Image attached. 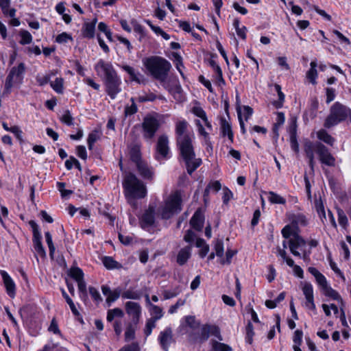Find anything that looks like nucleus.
I'll return each instance as SVG.
<instances>
[{
    "instance_id": "1",
    "label": "nucleus",
    "mask_w": 351,
    "mask_h": 351,
    "mask_svg": "<svg viewBox=\"0 0 351 351\" xmlns=\"http://www.w3.org/2000/svg\"><path fill=\"white\" fill-rule=\"evenodd\" d=\"M188 122L179 121L176 124V141L189 174L191 175L202 164V159L195 157L193 145V135L186 134Z\"/></svg>"
},
{
    "instance_id": "2",
    "label": "nucleus",
    "mask_w": 351,
    "mask_h": 351,
    "mask_svg": "<svg viewBox=\"0 0 351 351\" xmlns=\"http://www.w3.org/2000/svg\"><path fill=\"white\" fill-rule=\"evenodd\" d=\"M143 65L155 79L165 82L171 68V63L160 56H152L143 60Z\"/></svg>"
},
{
    "instance_id": "3",
    "label": "nucleus",
    "mask_w": 351,
    "mask_h": 351,
    "mask_svg": "<svg viewBox=\"0 0 351 351\" xmlns=\"http://www.w3.org/2000/svg\"><path fill=\"white\" fill-rule=\"evenodd\" d=\"M123 186L127 197L141 199L147 195L145 185L133 173L130 172L125 174Z\"/></svg>"
},
{
    "instance_id": "4",
    "label": "nucleus",
    "mask_w": 351,
    "mask_h": 351,
    "mask_svg": "<svg viewBox=\"0 0 351 351\" xmlns=\"http://www.w3.org/2000/svg\"><path fill=\"white\" fill-rule=\"evenodd\" d=\"M182 210V197L179 191L171 193L165 201V204L161 208L160 212L161 217L164 219H170L173 215Z\"/></svg>"
},
{
    "instance_id": "5",
    "label": "nucleus",
    "mask_w": 351,
    "mask_h": 351,
    "mask_svg": "<svg viewBox=\"0 0 351 351\" xmlns=\"http://www.w3.org/2000/svg\"><path fill=\"white\" fill-rule=\"evenodd\" d=\"M159 127V121L156 117L152 115L146 116L142 123L143 137L147 140L153 138Z\"/></svg>"
},
{
    "instance_id": "6",
    "label": "nucleus",
    "mask_w": 351,
    "mask_h": 351,
    "mask_svg": "<svg viewBox=\"0 0 351 351\" xmlns=\"http://www.w3.org/2000/svg\"><path fill=\"white\" fill-rule=\"evenodd\" d=\"M94 69L97 76L101 78L104 82L117 75L112 63L106 62L102 59L99 60L95 64Z\"/></svg>"
},
{
    "instance_id": "7",
    "label": "nucleus",
    "mask_w": 351,
    "mask_h": 351,
    "mask_svg": "<svg viewBox=\"0 0 351 351\" xmlns=\"http://www.w3.org/2000/svg\"><path fill=\"white\" fill-rule=\"evenodd\" d=\"M29 224L33 232L32 241L35 251L40 256L45 257L46 256V252L42 244V235L39 231L38 226L34 220L29 221Z\"/></svg>"
},
{
    "instance_id": "8",
    "label": "nucleus",
    "mask_w": 351,
    "mask_h": 351,
    "mask_svg": "<svg viewBox=\"0 0 351 351\" xmlns=\"http://www.w3.org/2000/svg\"><path fill=\"white\" fill-rule=\"evenodd\" d=\"M106 91L112 99H114L118 93L121 90L120 87L121 81L118 75L104 82Z\"/></svg>"
},
{
    "instance_id": "9",
    "label": "nucleus",
    "mask_w": 351,
    "mask_h": 351,
    "mask_svg": "<svg viewBox=\"0 0 351 351\" xmlns=\"http://www.w3.org/2000/svg\"><path fill=\"white\" fill-rule=\"evenodd\" d=\"M317 154L322 163L330 167L335 166V158L329 152L328 149L321 143H317Z\"/></svg>"
},
{
    "instance_id": "10",
    "label": "nucleus",
    "mask_w": 351,
    "mask_h": 351,
    "mask_svg": "<svg viewBox=\"0 0 351 351\" xmlns=\"http://www.w3.org/2000/svg\"><path fill=\"white\" fill-rule=\"evenodd\" d=\"M125 308L127 314L132 317V322L138 325L142 311L141 305L138 302L129 301L125 302Z\"/></svg>"
},
{
    "instance_id": "11",
    "label": "nucleus",
    "mask_w": 351,
    "mask_h": 351,
    "mask_svg": "<svg viewBox=\"0 0 351 351\" xmlns=\"http://www.w3.org/2000/svg\"><path fill=\"white\" fill-rule=\"evenodd\" d=\"M301 285L302 292L306 298V306L312 311H315L316 307L314 302L313 289L312 285L308 282H302Z\"/></svg>"
},
{
    "instance_id": "12",
    "label": "nucleus",
    "mask_w": 351,
    "mask_h": 351,
    "mask_svg": "<svg viewBox=\"0 0 351 351\" xmlns=\"http://www.w3.org/2000/svg\"><path fill=\"white\" fill-rule=\"evenodd\" d=\"M156 151L158 156H156L157 160L160 159V156L162 158H167L169 152V140L166 135L159 136L156 145Z\"/></svg>"
},
{
    "instance_id": "13",
    "label": "nucleus",
    "mask_w": 351,
    "mask_h": 351,
    "mask_svg": "<svg viewBox=\"0 0 351 351\" xmlns=\"http://www.w3.org/2000/svg\"><path fill=\"white\" fill-rule=\"evenodd\" d=\"M139 175L145 180H152L154 178V169L145 160H143L136 165Z\"/></svg>"
},
{
    "instance_id": "14",
    "label": "nucleus",
    "mask_w": 351,
    "mask_h": 351,
    "mask_svg": "<svg viewBox=\"0 0 351 351\" xmlns=\"http://www.w3.org/2000/svg\"><path fill=\"white\" fill-rule=\"evenodd\" d=\"M158 341L164 351H169V348L173 341V331L170 327L166 328L160 332Z\"/></svg>"
},
{
    "instance_id": "15",
    "label": "nucleus",
    "mask_w": 351,
    "mask_h": 351,
    "mask_svg": "<svg viewBox=\"0 0 351 351\" xmlns=\"http://www.w3.org/2000/svg\"><path fill=\"white\" fill-rule=\"evenodd\" d=\"M155 210L154 207L149 206L143 214L139 219L141 227L147 230L152 227L155 222Z\"/></svg>"
},
{
    "instance_id": "16",
    "label": "nucleus",
    "mask_w": 351,
    "mask_h": 351,
    "mask_svg": "<svg viewBox=\"0 0 351 351\" xmlns=\"http://www.w3.org/2000/svg\"><path fill=\"white\" fill-rule=\"evenodd\" d=\"M306 243V241L298 233H295L293 237L289 239V247L291 254L295 256L301 257V254L297 250L304 246Z\"/></svg>"
},
{
    "instance_id": "17",
    "label": "nucleus",
    "mask_w": 351,
    "mask_h": 351,
    "mask_svg": "<svg viewBox=\"0 0 351 351\" xmlns=\"http://www.w3.org/2000/svg\"><path fill=\"white\" fill-rule=\"evenodd\" d=\"M128 156L130 160L136 165L140 162L143 161L142 154L141 151V145L137 143L130 144L128 147Z\"/></svg>"
},
{
    "instance_id": "18",
    "label": "nucleus",
    "mask_w": 351,
    "mask_h": 351,
    "mask_svg": "<svg viewBox=\"0 0 351 351\" xmlns=\"http://www.w3.org/2000/svg\"><path fill=\"white\" fill-rule=\"evenodd\" d=\"M220 133L223 137L228 136L231 143L234 141V134L232 130L231 123L226 118H220Z\"/></svg>"
},
{
    "instance_id": "19",
    "label": "nucleus",
    "mask_w": 351,
    "mask_h": 351,
    "mask_svg": "<svg viewBox=\"0 0 351 351\" xmlns=\"http://www.w3.org/2000/svg\"><path fill=\"white\" fill-rule=\"evenodd\" d=\"M0 274L3 278L7 293L10 297L14 298L15 295V284L14 281L5 271L1 270Z\"/></svg>"
},
{
    "instance_id": "20",
    "label": "nucleus",
    "mask_w": 351,
    "mask_h": 351,
    "mask_svg": "<svg viewBox=\"0 0 351 351\" xmlns=\"http://www.w3.org/2000/svg\"><path fill=\"white\" fill-rule=\"evenodd\" d=\"M25 71V64L21 62L17 66H14L10 70L9 74L14 79V82L21 84L23 82V75Z\"/></svg>"
},
{
    "instance_id": "21",
    "label": "nucleus",
    "mask_w": 351,
    "mask_h": 351,
    "mask_svg": "<svg viewBox=\"0 0 351 351\" xmlns=\"http://www.w3.org/2000/svg\"><path fill=\"white\" fill-rule=\"evenodd\" d=\"M204 217L200 210H197L190 220V224L197 231H202L204 227Z\"/></svg>"
},
{
    "instance_id": "22",
    "label": "nucleus",
    "mask_w": 351,
    "mask_h": 351,
    "mask_svg": "<svg viewBox=\"0 0 351 351\" xmlns=\"http://www.w3.org/2000/svg\"><path fill=\"white\" fill-rule=\"evenodd\" d=\"M166 88L177 100H181L182 89L178 82L172 83H165L163 84Z\"/></svg>"
},
{
    "instance_id": "23",
    "label": "nucleus",
    "mask_w": 351,
    "mask_h": 351,
    "mask_svg": "<svg viewBox=\"0 0 351 351\" xmlns=\"http://www.w3.org/2000/svg\"><path fill=\"white\" fill-rule=\"evenodd\" d=\"M192 245L186 246L180 250L178 253L176 261L178 265H184L191 256Z\"/></svg>"
},
{
    "instance_id": "24",
    "label": "nucleus",
    "mask_w": 351,
    "mask_h": 351,
    "mask_svg": "<svg viewBox=\"0 0 351 351\" xmlns=\"http://www.w3.org/2000/svg\"><path fill=\"white\" fill-rule=\"evenodd\" d=\"M310 274H311L316 280L317 283L321 287L322 290L328 286L325 276L321 274L316 268L311 267L308 269Z\"/></svg>"
},
{
    "instance_id": "25",
    "label": "nucleus",
    "mask_w": 351,
    "mask_h": 351,
    "mask_svg": "<svg viewBox=\"0 0 351 351\" xmlns=\"http://www.w3.org/2000/svg\"><path fill=\"white\" fill-rule=\"evenodd\" d=\"M146 300L150 306V313L152 317L150 319L158 321L163 317V310L158 306L152 304L149 302V295H146Z\"/></svg>"
},
{
    "instance_id": "26",
    "label": "nucleus",
    "mask_w": 351,
    "mask_h": 351,
    "mask_svg": "<svg viewBox=\"0 0 351 351\" xmlns=\"http://www.w3.org/2000/svg\"><path fill=\"white\" fill-rule=\"evenodd\" d=\"M289 220L293 226L298 227L299 226H305L308 221L306 217L303 214H292L289 216Z\"/></svg>"
},
{
    "instance_id": "27",
    "label": "nucleus",
    "mask_w": 351,
    "mask_h": 351,
    "mask_svg": "<svg viewBox=\"0 0 351 351\" xmlns=\"http://www.w3.org/2000/svg\"><path fill=\"white\" fill-rule=\"evenodd\" d=\"M311 68L306 73V78L309 80V82L315 85L317 84L316 79L318 76L317 71L316 69L317 66V64L316 61H311L310 63Z\"/></svg>"
},
{
    "instance_id": "28",
    "label": "nucleus",
    "mask_w": 351,
    "mask_h": 351,
    "mask_svg": "<svg viewBox=\"0 0 351 351\" xmlns=\"http://www.w3.org/2000/svg\"><path fill=\"white\" fill-rule=\"evenodd\" d=\"M324 294L332 299L337 300L339 302L340 306H344L343 300H342L340 295L336 291L335 289H332L330 287L327 286L325 289L322 290Z\"/></svg>"
},
{
    "instance_id": "29",
    "label": "nucleus",
    "mask_w": 351,
    "mask_h": 351,
    "mask_svg": "<svg viewBox=\"0 0 351 351\" xmlns=\"http://www.w3.org/2000/svg\"><path fill=\"white\" fill-rule=\"evenodd\" d=\"M184 324H182L183 327H189L192 330L198 329L200 326V322L197 320L195 316L188 315L184 317Z\"/></svg>"
},
{
    "instance_id": "30",
    "label": "nucleus",
    "mask_w": 351,
    "mask_h": 351,
    "mask_svg": "<svg viewBox=\"0 0 351 351\" xmlns=\"http://www.w3.org/2000/svg\"><path fill=\"white\" fill-rule=\"evenodd\" d=\"M195 246L200 248L199 255L201 258H204L209 252V245L206 243L205 240L202 238L196 239Z\"/></svg>"
},
{
    "instance_id": "31",
    "label": "nucleus",
    "mask_w": 351,
    "mask_h": 351,
    "mask_svg": "<svg viewBox=\"0 0 351 351\" xmlns=\"http://www.w3.org/2000/svg\"><path fill=\"white\" fill-rule=\"evenodd\" d=\"M95 27L94 23H85L82 29V36L86 38L95 36Z\"/></svg>"
},
{
    "instance_id": "32",
    "label": "nucleus",
    "mask_w": 351,
    "mask_h": 351,
    "mask_svg": "<svg viewBox=\"0 0 351 351\" xmlns=\"http://www.w3.org/2000/svg\"><path fill=\"white\" fill-rule=\"evenodd\" d=\"M123 299L140 300L142 297V293L139 291H135L129 289L121 293Z\"/></svg>"
},
{
    "instance_id": "33",
    "label": "nucleus",
    "mask_w": 351,
    "mask_h": 351,
    "mask_svg": "<svg viewBox=\"0 0 351 351\" xmlns=\"http://www.w3.org/2000/svg\"><path fill=\"white\" fill-rule=\"evenodd\" d=\"M104 265L108 269H119L121 265L113 259L111 256H104L102 259Z\"/></svg>"
},
{
    "instance_id": "34",
    "label": "nucleus",
    "mask_w": 351,
    "mask_h": 351,
    "mask_svg": "<svg viewBox=\"0 0 351 351\" xmlns=\"http://www.w3.org/2000/svg\"><path fill=\"white\" fill-rule=\"evenodd\" d=\"M317 138L324 141L328 145H332L335 142V138L330 135L325 130H320L317 133Z\"/></svg>"
},
{
    "instance_id": "35",
    "label": "nucleus",
    "mask_w": 351,
    "mask_h": 351,
    "mask_svg": "<svg viewBox=\"0 0 351 351\" xmlns=\"http://www.w3.org/2000/svg\"><path fill=\"white\" fill-rule=\"evenodd\" d=\"M62 291V296L63 298L65 299L66 302H67V304H69L70 308H71V311H72L73 314L76 316V317H80L81 316L80 315V312L78 311V310L77 309L73 301L71 300V298L68 295V294L66 293V291H64V289H62L61 290Z\"/></svg>"
},
{
    "instance_id": "36",
    "label": "nucleus",
    "mask_w": 351,
    "mask_h": 351,
    "mask_svg": "<svg viewBox=\"0 0 351 351\" xmlns=\"http://www.w3.org/2000/svg\"><path fill=\"white\" fill-rule=\"evenodd\" d=\"M304 149L307 158L314 156V152L317 153V143H313L311 141H306L304 145Z\"/></svg>"
},
{
    "instance_id": "37",
    "label": "nucleus",
    "mask_w": 351,
    "mask_h": 351,
    "mask_svg": "<svg viewBox=\"0 0 351 351\" xmlns=\"http://www.w3.org/2000/svg\"><path fill=\"white\" fill-rule=\"evenodd\" d=\"M137 325H134L133 322L130 323L125 332V340L129 341L133 340L135 338V331Z\"/></svg>"
},
{
    "instance_id": "38",
    "label": "nucleus",
    "mask_w": 351,
    "mask_h": 351,
    "mask_svg": "<svg viewBox=\"0 0 351 351\" xmlns=\"http://www.w3.org/2000/svg\"><path fill=\"white\" fill-rule=\"evenodd\" d=\"M123 315V311L121 308H114L108 311L106 319L108 322H111L115 317H122Z\"/></svg>"
},
{
    "instance_id": "39",
    "label": "nucleus",
    "mask_w": 351,
    "mask_h": 351,
    "mask_svg": "<svg viewBox=\"0 0 351 351\" xmlns=\"http://www.w3.org/2000/svg\"><path fill=\"white\" fill-rule=\"evenodd\" d=\"M268 195V199L271 204H285L286 203L284 197L273 191H269Z\"/></svg>"
},
{
    "instance_id": "40",
    "label": "nucleus",
    "mask_w": 351,
    "mask_h": 351,
    "mask_svg": "<svg viewBox=\"0 0 351 351\" xmlns=\"http://www.w3.org/2000/svg\"><path fill=\"white\" fill-rule=\"evenodd\" d=\"M211 345L214 351H232V348L228 345L218 342L215 340L211 341Z\"/></svg>"
},
{
    "instance_id": "41",
    "label": "nucleus",
    "mask_w": 351,
    "mask_h": 351,
    "mask_svg": "<svg viewBox=\"0 0 351 351\" xmlns=\"http://www.w3.org/2000/svg\"><path fill=\"white\" fill-rule=\"evenodd\" d=\"M121 289L119 287L112 290L106 300L108 306H110L112 302H115L121 295Z\"/></svg>"
},
{
    "instance_id": "42",
    "label": "nucleus",
    "mask_w": 351,
    "mask_h": 351,
    "mask_svg": "<svg viewBox=\"0 0 351 351\" xmlns=\"http://www.w3.org/2000/svg\"><path fill=\"white\" fill-rule=\"evenodd\" d=\"M121 69L125 71L126 73H128L130 75V79L132 81L136 82L138 83H140V80L138 77L137 73L135 71V69L128 65H122L121 66Z\"/></svg>"
},
{
    "instance_id": "43",
    "label": "nucleus",
    "mask_w": 351,
    "mask_h": 351,
    "mask_svg": "<svg viewBox=\"0 0 351 351\" xmlns=\"http://www.w3.org/2000/svg\"><path fill=\"white\" fill-rule=\"evenodd\" d=\"M315 206L321 220L324 222V219H326V212L321 198L315 200Z\"/></svg>"
},
{
    "instance_id": "44",
    "label": "nucleus",
    "mask_w": 351,
    "mask_h": 351,
    "mask_svg": "<svg viewBox=\"0 0 351 351\" xmlns=\"http://www.w3.org/2000/svg\"><path fill=\"white\" fill-rule=\"evenodd\" d=\"M19 35L21 36V40L19 41L21 45H25L32 42V36L28 31L21 30Z\"/></svg>"
},
{
    "instance_id": "45",
    "label": "nucleus",
    "mask_w": 351,
    "mask_h": 351,
    "mask_svg": "<svg viewBox=\"0 0 351 351\" xmlns=\"http://www.w3.org/2000/svg\"><path fill=\"white\" fill-rule=\"evenodd\" d=\"M77 287L78 290L80 292V296L82 300L84 301H86L88 298V294L86 291V284L84 281V280H81L80 281H77Z\"/></svg>"
},
{
    "instance_id": "46",
    "label": "nucleus",
    "mask_w": 351,
    "mask_h": 351,
    "mask_svg": "<svg viewBox=\"0 0 351 351\" xmlns=\"http://www.w3.org/2000/svg\"><path fill=\"white\" fill-rule=\"evenodd\" d=\"M15 84L16 83L14 82V79L12 77V76L8 74L5 80V87L3 94L6 95H9L12 91V88L14 84Z\"/></svg>"
},
{
    "instance_id": "47",
    "label": "nucleus",
    "mask_w": 351,
    "mask_h": 351,
    "mask_svg": "<svg viewBox=\"0 0 351 351\" xmlns=\"http://www.w3.org/2000/svg\"><path fill=\"white\" fill-rule=\"evenodd\" d=\"M69 274L76 282L84 279L83 271L79 267L71 268Z\"/></svg>"
},
{
    "instance_id": "48",
    "label": "nucleus",
    "mask_w": 351,
    "mask_h": 351,
    "mask_svg": "<svg viewBox=\"0 0 351 351\" xmlns=\"http://www.w3.org/2000/svg\"><path fill=\"white\" fill-rule=\"evenodd\" d=\"M63 83L64 80L62 77H58L53 82H51L50 84L51 88L58 93H62L63 92Z\"/></svg>"
},
{
    "instance_id": "49",
    "label": "nucleus",
    "mask_w": 351,
    "mask_h": 351,
    "mask_svg": "<svg viewBox=\"0 0 351 351\" xmlns=\"http://www.w3.org/2000/svg\"><path fill=\"white\" fill-rule=\"evenodd\" d=\"M337 215H338V221L339 225L344 229H346L348 225V219L347 216L346 215L344 211L341 209H337Z\"/></svg>"
},
{
    "instance_id": "50",
    "label": "nucleus",
    "mask_w": 351,
    "mask_h": 351,
    "mask_svg": "<svg viewBox=\"0 0 351 351\" xmlns=\"http://www.w3.org/2000/svg\"><path fill=\"white\" fill-rule=\"evenodd\" d=\"M171 56L173 58V60L176 64V69H178L180 75L184 77V73L180 69L181 66H183L182 58L177 52H173Z\"/></svg>"
},
{
    "instance_id": "51",
    "label": "nucleus",
    "mask_w": 351,
    "mask_h": 351,
    "mask_svg": "<svg viewBox=\"0 0 351 351\" xmlns=\"http://www.w3.org/2000/svg\"><path fill=\"white\" fill-rule=\"evenodd\" d=\"M99 138L98 132L96 130L93 131L88 134L87 143L90 150L93 149L95 143Z\"/></svg>"
},
{
    "instance_id": "52",
    "label": "nucleus",
    "mask_w": 351,
    "mask_h": 351,
    "mask_svg": "<svg viewBox=\"0 0 351 351\" xmlns=\"http://www.w3.org/2000/svg\"><path fill=\"white\" fill-rule=\"evenodd\" d=\"M282 237L286 239H290L293 237L295 233H298L296 230H293L292 227L289 225L285 226L281 231Z\"/></svg>"
},
{
    "instance_id": "53",
    "label": "nucleus",
    "mask_w": 351,
    "mask_h": 351,
    "mask_svg": "<svg viewBox=\"0 0 351 351\" xmlns=\"http://www.w3.org/2000/svg\"><path fill=\"white\" fill-rule=\"evenodd\" d=\"M210 326L204 325L201 328V332L199 336V341L200 343L206 341L209 337Z\"/></svg>"
},
{
    "instance_id": "54",
    "label": "nucleus",
    "mask_w": 351,
    "mask_h": 351,
    "mask_svg": "<svg viewBox=\"0 0 351 351\" xmlns=\"http://www.w3.org/2000/svg\"><path fill=\"white\" fill-rule=\"evenodd\" d=\"M290 143L291 149L298 153L299 152V145L296 138V132L295 128H293L291 132Z\"/></svg>"
},
{
    "instance_id": "55",
    "label": "nucleus",
    "mask_w": 351,
    "mask_h": 351,
    "mask_svg": "<svg viewBox=\"0 0 351 351\" xmlns=\"http://www.w3.org/2000/svg\"><path fill=\"white\" fill-rule=\"evenodd\" d=\"M130 101L132 102V104L130 106H126L125 107L124 113L126 117L132 115L137 112V106L134 102V99L132 97L130 99Z\"/></svg>"
},
{
    "instance_id": "56",
    "label": "nucleus",
    "mask_w": 351,
    "mask_h": 351,
    "mask_svg": "<svg viewBox=\"0 0 351 351\" xmlns=\"http://www.w3.org/2000/svg\"><path fill=\"white\" fill-rule=\"evenodd\" d=\"M45 236L47 244L49 247V254L51 256H52L55 252V247L53 243L52 236L49 232H46L45 233Z\"/></svg>"
},
{
    "instance_id": "57",
    "label": "nucleus",
    "mask_w": 351,
    "mask_h": 351,
    "mask_svg": "<svg viewBox=\"0 0 351 351\" xmlns=\"http://www.w3.org/2000/svg\"><path fill=\"white\" fill-rule=\"evenodd\" d=\"M88 290L90 295L95 302L99 303L102 301V298L101 297L99 292L96 288L94 287H90Z\"/></svg>"
},
{
    "instance_id": "58",
    "label": "nucleus",
    "mask_w": 351,
    "mask_h": 351,
    "mask_svg": "<svg viewBox=\"0 0 351 351\" xmlns=\"http://www.w3.org/2000/svg\"><path fill=\"white\" fill-rule=\"evenodd\" d=\"M61 121L67 125H73V118L69 110H66L60 119Z\"/></svg>"
},
{
    "instance_id": "59",
    "label": "nucleus",
    "mask_w": 351,
    "mask_h": 351,
    "mask_svg": "<svg viewBox=\"0 0 351 351\" xmlns=\"http://www.w3.org/2000/svg\"><path fill=\"white\" fill-rule=\"evenodd\" d=\"M72 40V36L66 32H62L58 34L56 38V41L58 43H66L69 40Z\"/></svg>"
},
{
    "instance_id": "60",
    "label": "nucleus",
    "mask_w": 351,
    "mask_h": 351,
    "mask_svg": "<svg viewBox=\"0 0 351 351\" xmlns=\"http://www.w3.org/2000/svg\"><path fill=\"white\" fill-rule=\"evenodd\" d=\"M215 250L216 256L218 257H222L223 255V243L222 240H217L215 243Z\"/></svg>"
},
{
    "instance_id": "61",
    "label": "nucleus",
    "mask_w": 351,
    "mask_h": 351,
    "mask_svg": "<svg viewBox=\"0 0 351 351\" xmlns=\"http://www.w3.org/2000/svg\"><path fill=\"white\" fill-rule=\"evenodd\" d=\"M156 321L153 320L152 319H149L145 324V335L148 337L151 335L153 328L156 327Z\"/></svg>"
},
{
    "instance_id": "62",
    "label": "nucleus",
    "mask_w": 351,
    "mask_h": 351,
    "mask_svg": "<svg viewBox=\"0 0 351 351\" xmlns=\"http://www.w3.org/2000/svg\"><path fill=\"white\" fill-rule=\"evenodd\" d=\"M156 98L157 96L154 93H149L148 94L139 96L138 100L139 102L154 101Z\"/></svg>"
},
{
    "instance_id": "63",
    "label": "nucleus",
    "mask_w": 351,
    "mask_h": 351,
    "mask_svg": "<svg viewBox=\"0 0 351 351\" xmlns=\"http://www.w3.org/2000/svg\"><path fill=\"white\" fill-rule=\"evenodd\" d=\"M152 30L157 35H160L165 40H168L170 39V36L164 32L160 27L152 25Z\"/></svg>"
},
{
    "instance_id": "64",
    "label": "nucleus",
    "mask_w": 351,
    "mask_h": 351,
    "mask_svg": "<svg viewBox=\"0 0 351 351\" xmlns=\"http://www.w3.org/2000/svg\"><path fill=\"white\" fill-rule=\"evenodd\" d=\"M10 132H12V134H14L16 136V138L20 141V142H23V137H22V131L20 129V128L17 125H14V126H12V127H10Z\"/></svg>"
}]
</instances>
